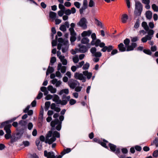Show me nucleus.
Returning a JSON list of instances; mask_svg holds the SVG:
<instances>
[{
    "label": "nucleus",
    "mask_w": 158,
    "mask_h": 158,
    "mask_svg": "<svg viewBox=\"0 0 158 158\" xmlns=\"http://www.w3.org/2000/svg\"><path fill=\"white\" fill-rule=\"evenodd\" d=\"M130 42V40L127 38L124 41V43L125 44L126 46H127L129 45Z\"/></svg>",
    "instance_id": "a18cd8bd"
},
{
    "label": "nucleus",
    "mask_w": 158,
    "mask_h": 158,
    "mask_svg": "<svg viewBox=\"0 0 158 158\" xmlns=\"http://www.w3.org/2000/svg\"><path fill=\"white\" fill-rule=\"evenodd\" d=\"M92 31L90 30L87 31H84L81 33V35L82 37H85L86 36H89L91 34Z\"/></svg>",
    "instance_id": "dca6fc26"
},
{
    "label": "nucleus",
    "mask_w": 158,
    "mask_h": 158,
    "mask_svg": "<svg viewBox=\"0 0 158 158\" xmlns=\"http://www.w3.org/2000/svg\"><path fill=\"white\" fill-rule=\"evenodd\" d=\"M48 89L51 93L54 94L56 93V89L53 87L52 85H49L48 87Z\"/></svg>",
    "instance_id": "393cba45"
},
{
    "label": "nucleus",
    "mask_w": 158,
    "mask_h": 158,
    "mask_svg": "<svg viewBox=\"0 0 158 158\" xmlns=\"http://www.w3.org/2000/svg\"><path fill=\"white\" fill-rule=\"evenodd\" d=\"M68 84L70 88L74 89L79 85L78 82L76 80L71 79L68 82Z\"/></svg>",
    "instance_id": "f8f14e48"
},
{
    "label": "nucleus",
    "mask_w": 158,
    "mask_h": 158,
    "mask_svg": "<svg viewBox=\"0 0 158 158\" xmlns=\"http://www.w3.org/2000/svg\"><path fill=\"white\" fill-rule=\"evenodd\" d=\"M121 150L122 152L124 154H127L128 152V150L126 148H123Z\"/></svg>",
    "instance_id": "338daca9"
},
{
    "label": "nucleus",
    "mask_w": 158,
    "mask_h": 158,
    "mask_svg": "<svg viewBox=\"0 0 158 158\" xmlns=\"http://www.w3.org/2000/svg\"><path fill=\"white\" fill-rule=\"evenodd\" d=\"M79 50L80 52L84 53L88 51V48L86 46L82 45L80 47Z\"/></svg>",
    "instance_id": "a211bd4d"
},
{
    "label": "nucleus",
    "mask_w": 158,
    "mask_h": 158,
    "mask_svg": "<svg viewBox=\"0 0 158 158\" xmlns=\"http://www.w3.org/2000/svg\"><path fill=\"white\" fill-rule=\"evenodd\" d=\"M53 97V101L56 102L57 104H60L63 105H66L68 101H69L70 98V96H66L65 95H63L62 100L60 99L59 97L57 95L54 94Z\"/></svg>",
    "instance_id": "7ed1b4c3"
},
{
    "label": "nucleus",
    "mask_w": 158,
    "mask_h": 158,
    "mask_svg": "<svg viewBox=\"0 0 158 158\" xmlns=\"http://www.w3.org/2000/svg\"><path fill=\"white\" fill-rule=\"evenodd\" d=\"M87 22L86 19L84 17L82 18L77 23V24L83 29H85L87 28Z\"/></svg>",
    "instance_id": "423d86ee"
},
{
    "label": "nucleus",
    "mask_w": 158,
    "mask_h": 158,
    "mask_svg": "<svg viewBox=\"0 0 158 158\" xmlns=\"http://www.w3.org/2000/svg\"><path fill=\"white\" fill-rule=\"evenodd\" d=\"M95 3L93 0H90L89 3V6L90 7H94Z\"/></svg>",
    "instance_id": "f704fd0d"
},
{
    "label": "nucleus",
    "mask_w": 158,
    "mask_h": 158,
    "mask_svg": "<svg viewBox=\"0 0 158 158\" xmlns=\"http://www.w3.org/2000/svg\"><path fill=\"white\" fill-rule=\"evenodd\" d=\"M89 64L88 63H86L85 64H84L82 69L83 70H87L89 69Z\"/></svg>",
    "instance_id": "4c0bfd02"
},
{
    "label": "nucleus",
    "mask_w": 158,
    "mask_h": 158,
    "mask_svg": "<svg viewBox=\"0 0 158 158\" xmlns=\"http://www.w3.org/2000/svg\"><path fill=\"white\" fill-rule=\"evenodd\" d=\"M64 10H60L58 12V14L59 16L61 17L63 16L64 13Z\"/></svg>",
    "instance_id": "13d9d810"
},
{
    "label": "nucleus",
    "mask_w": 158,
    "mask_h": 158,
    "mask_svg": "<svg viewBox=\"0 0 158 158\" xmlns=\"http://www.w3.org/2000/svg\"><path fill=\"white\" fill-rule=\"evenodd\" d=\"M59 43L57 44V49L60 50L62 49V52H67L69 48V42L68 40H64L62 38H59L58 39Z\"/></svg>",
    "instance_id": "f03ea898"
},
{
    "label": "nucleus",
    "mask_w": 158,
    "mask_h": 158,
    "mask_svg": "<svg viewBox=\"0 0 158 158\" xmlns=\"http://www.w3.org/2000/svg\"><path fill=\"white\" fill-rule=\"evenodd\" d=\"M57 69L58 71L60 70L62 73H64L66 71V67L62 66V64L59 63L58 64Z\"/></svg>",
    "instance_id": "4468645a"
},
{
    "label": "nucleus",
    "mask_w": 158,
    "mask_h": 158,
    "mask_svg": "<svg viewBox=\"0 0 158 158\" xmlns=\"http://www.w3.org/2000/svg\"><path fill=\"white\" fill-rule=\"evenodd\" d=\"M74 77L77 79L83 81V82L85 81V78L84 76V74L82 73H76L74 74Z\"/></svg>",
    "instance_id": "ddd939ff"
},
{
    "label": "nucleus",
    "mask_w": 158,
    "mask_h": 158,
    "mask_svg": "<svg viewBox=\"0 0 158 158\" xmlns=\"http://www.w3.org/2000/svg\"><path fill=\"white\" fill-rule=\"evenodd\" d=\"M55 75L56 77H59L60 78H61L62 76L61 74L59 72V71L58 70L56 72Z\"/></svg>",
    "instance_id": "49530a36"
},
{
    "label": "nucleus",
    "mask_w": 158,
    "mask_h": 158,
    "mask_svg": "<svg viewBox=\"0 0 158 158\" xmlns=\"http://www.w3.org/2000/svg\"><path fill=\"white\" fill-rule=\"evenodd\" d=\"M71 151V149L70 148H67L66 149H64L63 151L62 152H61V156H62L64 154L66 153H68L70 152Z\"/></svg>",
    "instance_id": "72a5a7b5"
},
{
    "label": "nucleus",
    "mask_w": 158,
    "mask_h": 158,
    "mask_svg": "<svg viewBox=\"0 0 158 158\" xmlns=\"http://www.w3.org/2000/svg\"><path fill=\"white\" fill-rule=\"evenodd\" d=\"M152 7L154 11L156 12L158 11V6L156 4H152Z\"/></svg>",
    "instance_id": "ea45409f"
},
{
    "label": "nucleus",
    "mask_w": 158,
    "mask_h": 158,
    "mask_svg": "<svg viewBox=\"0 0 158 158\" xmlns=\"http://www.w3.org/2000/svg\"><path fill=\"white\" fill-rule=\"evenodd\" d=\"M51 105V102H50L49 101H47L45 102V107L44 108V109L45 111H47L49 107H50Z\"/></svg>",
    "instance_id": "c85d7f7f"
},
{
    "label": "nucleus",
    "mask_w": 158,
    "mask_h": 158,
    "mask_svg": "<svg viewBox=\"0 0 158 158\" xmlns=\"http://www.w3.org/2000/svg\"><path fill=\"white\" fill-rule=\"evenodd\" d=\"M151 40L148 39V38L147 35H146L144 37L142 38L141 40L142 41L143 43H145L148 40Z\"/></svg>",
    "instance_id": "79ce46f5"
},
{
    "label": "nucleus",
    "mask_w": 158,
    "mask_h": 158,
    "mask_svg": "<svg viewBox=\"0 0 158 158\" xmlns=\"http://www.w3.org/2000/svg\"><path fill=\"white\" fill-rule=\"evenodd\" d=\"M146 17L148 19L152 18V13L151 11H148L146 13Z\"/></svg>",
    "instance_id": "bb28decb"
},
{
    "label": "nucleus",
    "mask_w": 158,
    "mask_h": 158,
    "mask_svg": "<svg viewBox=\"0 0 158 158\" xmlns=\"http://www.w3.org/2000/svg\"><path fill=\"white\" fill-rule=\"evenodd\" d=\"M69 93V89H64L61 90L58 93V94L59 95H61L64 93L66 94H68Z\"/></svg>",
    "instance_id": "a878e982"
},
{
    "label": "nucleus",
    "mask_w": 158,
    "mask_h": 158,
    "mask_svg": "<svg viewBox=\"0 0 158 158\" xmlns=\"http://www.w3.org/2000/svg\"><path fill=\"white\" fill-rule=\"evenodd\" d=\"M56 58L55 57H52L50 61V64L51 65H53L54 63L56 61Z\"/></svg>",
    "instance_id": "58836bf2"
},
{
    "label": "nucleus",
    "mask_w": 158,
    "mask_h": 158,
    "mask_svg": "<svg viewBox=\"0 0 158 158\" xmlns=\"http://www.w3.org/2000/svg\"><path fill=\"white\" fill-rule=\"evenodd\" d=\"M128 19V16L127 15L124 14L122 16L121 18V21L123 23H125L127 22V20Z\"/></svg>",
    "instance_id": "4be33fe9"
},
{
    "label": "nucleus",
    "mask_w": 158,
    "mask_h": 158,
    "mask_svg": "<svg viewBox=\"0 0 158 158\" xmlns=\"http://www.w3.org/2000/svg\"><path fill=\"white\" fill-rule=\"evenodd\" d=\"M142 26L144 28V29L146 31H147L149 29V27L147 24V23L145 22H143L142 23Z\"/></svg>",
    "instance_id": "7c9ffc66"
},
{
    "label": "nucleus",
    "mask_w": 158,
    "mask_h": 158,
    "mask_svg": "<svg viewBox=\"0 0 158 158\" xmlns=\"http://www.w3.org/2000/svg\"><path fill=\"white\" fill-rule=\"evenodd\" d=\"M142 10V6L139 2H136L135 4V8L134 14L136 16H140Z\"/></svg>",
    "instance_id": "20e7f679"
},
{
    "label": "nucleus",
    "mask_w": 158,
    "mask_h": 158,
    "mask_svg": "<svg viewBox=\"0 0 158 158\" xmlns=\"http://www.w3.org/2000/svg\"><path fill=\"white\" fill-rule=\"evenodd\" d=\"M59 7L61 9V10H64L65 9V7L64 5L61 4H60L59 5Z\"/></svg>",
    "instance_id": "052dcab7"
},
{
    "label": "nucleus",
    "mask_w": 158,
    "mask_h": 158,
    "mask_svg": "<svg viewBox=\"0 0 158 158\" xmlns=\"http://www.w3.org/2000/svg\"><path fill=\"white\" fill-rule=\"evenodd\" d=\"M142 2L145 4H149L150 2V0H142Z\"/></svg>",
    "instance_id": "69168bd1"
},
{
    "label": "nucleus",
    "mask_w": 158,
    "mask_h": 158,
    "mask_svg": "<svg viewBox=\"0 0 158 158\" xmlns=\"http://www.w3.org/2000/svg\"><path fill=\"white\" fill-rule=\"evenodd\" d=\"M87 8V7L83 6L79 10L80 14H82L83 13V12L84 11H85V10Z\"/></svg>",
    "instance_id": "a19ab883"
},
{
    "label": "nucleus",
    "mask_w": 158,
    "mask_h": 158,
    "mask_svg": "<svg viewBox=\"0 0 158 158\" xmlns=\"http://www.w3.org/2000/svg\"><path fill=\"white\" fill-rule=\"evenodd\" d=\"M53 97V96L50 94L47 95L45 98V99L48 100L51 99Z\"/></svg>",
    "instance_id": "5fc2aeb1"
},
{
    "label": "nucleus",
    "mask_w": 158,
    "mask_h": 158,
    "mask_svg": "<svg viewBox=\"0 0 158 158\" xmlns=\"http://www.w3.org/2000/svg\"><path fill=\"white\" fill-rule=\"evenodd\" d=\"M71 35L70 40L71 42L75 41L76 40V33L75 32H70Z\"/></svg>",
    "instance_id": "b1692460"
},
{
    "label": "nucleus",
    "mask_w": 158,
    "mask_h": 158,
    "mask_svg": "<svg viewBox=\"0 0 158 158\" xmlns=\"http://www.w3.org/2000/svg\"><path fill=\"white\" fill-rule=\"evenodd\" d=\"M77 68V66H72V67L71 68V69L73 72H74L76 71V70Z\"/></svg>",
    "instance_id": "774afa93"
},
{
    "label": "nucleus",
    "mask_w": 158,
    "mask_h": 158,
    "mask_svg": "<svg viewBox=\"0 0 158 158\" xmlns=\"http://www.w3.org/2000/svg\"><path fill=\"white\" fill-rule=\"evenodd\" d=\"M83 73L85 76L87 77L88 79H89L91 77L92 73L90 72H89L87 71H85L83 72Z\"/></svg>",
    "instance_id": "412c9836"
},
{
    "label": "nucleus",
    "mask_w": 158,
    "mask_h": 158,
    "mask_svg": "<svg viewBox=\"0 0 158 158\" xmlns=\"http://www.w3.org/2000/svg\"><path fill=\"white\" fill-rule=\"evenodd\" d=\"M74 5L77 8H79L80 7L81 4L79 2H76L74 3Z\"/></svg>",
    "instance_id": "680f3d73"
},
{
    "label": "nucleus",
    "mask_w": 158,
    "mask_h": 158,
    "mask_svg": "<svg viewBox=\"0 0 158 158\" xmlns=\"http://www.w3.org/2000/svg\"><path fill=\"white\" fill-rule=\"evenodd\" d=\"M95 21H96V23L97 24V25L99 26L101 28H102L103 26L101 22L99 21L97 19H95Z\"/></svg>",
    "instance_id": "c9c22d12"
},
{
    "label": "nucleus",
    "mask_w": 158,
    "mask_h": 158,
    "mask_svg": "<svg viewBox=\"0 0 158 158\" xmlns=\"http://www.w3.org/2000/svg\"><path fill=\"white\" fill-rule=\"evenodd\" d=\"M64 13L66 15H69L71 14V10L70 9L65 10Z\"/></svg>",
    "instance_id": "3c124183"
},
{
    "label": "nucleus",
    "mask_w": 158,
    "mask_h": 158,
    "mask_svg": "<svg viewBox=\"0 0 158 158\" xmlns=\"http://www.w3.org/2000/svg\"><path fill=\"white\" fill-rule=\"evenodd\" d=\"M60 136L59 133L55 131L53 133L52 131H49L45 137V143L49 144H52L56 140V137Z\"/></svg>",
    "instance_id": "f257e3e1"
},
{
    "label": "nucleus",
    "mask_w": 158,
    "mask_h": 158,
    "mask_svg": "<svg viewBox=\"0 0 158 158\" xmlns=\"http://www.w3.org/2000/svg\"><path fill=\"white\" fill-rule=\"evenodd\" d=\"M97 49L95 47L92 48L90 52L92 54V56L95 57H100L102 56V54L100 52H96Z\"/></svg>",
    "instance_id": "9b49d317"
},
{
    "label": "nucleus",
    "mask_w": 158,
    "mask_h": 158,
    "mask_svg": "<svg viewBox=\"0 0 158 158\" xmlns=\"http://www.w3.org/2000/svg\"><path fill=\"white\" fill-rule=\"evenodd\" d=\"M56 75L54 73H52L50 75V78L53 79L51 81V83L53 85L55 84V86L56 87L59 86L61 84V82L60 81H58L56 78H54L55 77Z\"/></svg>",
    "instance_id": "1a4fd4ad"
},
{
    "label": "nucleus",
    "mask_w": 158,
    "mask_h": 158,
    "mask_svg": "<svg viewBox=\"0 0 158 158\" xmlns=\"http://www.w3.org/2000/svg\"><path fill=\"white\" fill-rule=\"evenodd\" d=\"M118 48L119 50L121 52H123L126 51V49L124 44L121 43H120L118 46Z\"/></svg>",
    "instance_id": "aec40b11"
},
{
    "label": "nucleus",
    "mask_w": 158,
    "mask_h": 158,
    "mask_svg": "<svg viewBox=\"0 0 158 158\" xmlns=\"http://www.w3.org/2000/svg\"><path fill=\"white\" fill-rule=\"evenodd\" d=\"M43 94L42 93L40 92L37 97H36V98L38 99H40L43 96Z\"/></svg>",
    "instance_id": "e2e57ef3"
},
{
    "label": "nucleus",
    "mask_w": 158,
    "mask_h": 158,
    "mask_svg": "<svg viewBox=\"0 0 158 158\" xmlns=\"http://www.w3.org/2000/svg\"><path fill=\"white\" fill-rule=\"evenodd\" d=\"M59 122L58 119H55L54 121H52L51 123V125L52 127H54L55 125L57 124Z\"/></svg>",
    "instance_id": "cd10ccee"
},
{
    "label": "nucleus",
    "mask_w": 158,
    "mask_h": 158,
    "mask_svg": "<svg viewBox=\"0 0 158 158\" xmlns=\"http://www.w3.org/2000/svg\"><path fill=\"white\" fill-rule=\"evenodd\" d=\"M143 52L145 54L151 55L152 54V52L149 49H144L143 50Z\"/></svg>",
    "instance_id": "37998d69"
},
{
    "label": "nucleus",
    "mask_w": 158,
    "mask_h": 158,
    "mask_svg": "<svg viewBox=\"0 0 158 158\" xmlns=\"http://www.w3.org/2000/svg\"><path fill=\"white\" fill-rule=\"evenodd\" d=\"M139 26V20H137L134 26V27L136 29L138 28Z\"/></svg>",
    "instance_id": "603ef678"
},
{
    "label": "nucleus",
    "mask_w": 158,
    "mask_h": 158,
    "mask_svg": "<svg viewBox=\"0 0 158 158\" xmlns=\"http://www.w3.org/2000/svg\"><path fill=\"white\" fill-rule=\"evenodd\" d=\"M127 47V50H126L127 51L133 50L134 49L133 47L132 46L128 45Z\"/></svg>",
    "instance_id": "de8ad7c7"
},
{
    "label": "nucleus",
    "mask_w": 158,
    "mask_h": 158,
    "mask_svg": "<svg viewBox=\"0 0 158 158\" xmlns=\"http://www.w3.org/2000/svg\"><path fill=\"white\" fill-rule=\"evenodd\" d=\"M101 43V40L99 39H97L95 42V45L96 47H98L99 46Z\"/></svg>",
    "instance_id": "bf43d9fd"
},
{
    "label": "nucleus",
    "mask_w": 158,
    "mask_h": 158,
    "mask_svg": "<svg viewBox=\"0 0 158 158\" xmlns=\"http://www.w3.org/2000/svg\"><path fill=\"white\" fill-rule=\"evenodd\" d=\"M26 122L23 120L20 121L19 123V124L21 126H24L25 125Z\"/></svg>",
    "instance_id": "6e6d98bb"
},
{
    "label": "nucleus",
    "mask_w": 158,
    "mask_h": 158,
    "mask_svg": "<svg viewBox=\"0 0 158 158\" xmlns=\"http://www.w3.org/2000/svg\"><path fill=\"white\" fill-rule=\"evenodd\" d=\"M81 42L83 44H86L89 42V40L87 37H84L81 40Z\"/></svg>",
    "instance_id": "473e14b6"
},
{
    "label": "nucleus",
    "mask_w": 158,
    "mask_h": 158,
    "mask_svg": "<svg viewBox=\"0 0 158 158\" xmlns=\"http://www.w3.org/2000/svg\"><path fill=\"white\" fill-rule=\"evenodd\" d=\"M11 126V125H8L4 127V129L6 133L5 135V137L7 139H9L11 137V131L10 128Z\"/></svg>",
    "instance_id": "0eeeda50"
},
{
    "label": "nucleus",
    "mask_w": 158,
    "mask_h": 158,
    "mask_svg": "<svg viewBox=\"0 0 158 158\" xmlns=\"http://www.w3.org/2000/svg\"><path fill=\"white\" fill-rule=\"evenodd\" d=\"M84 62L82 61L81 62L78 63V65H77V68H79L81 67L84 64Z\"/></svg>",
    "instance_id": "4d7b16f0"
},
{
    "label": "nucleus",
    "mask_w": 158,
    "mask_h": 158,
    "mask_svg": "<svg viewBox=\"0 0 158 158\" xmlns=\"http://www.w3.org/2000/svg\"><path fill=\"white\" fill-rule=\"evenodd\" d=\"M44 156L47 158H61L62 157V156L61 155L55 156L53 152H48L47 150L44 151Z\"/></svg>",
    "instance_id": "6e6552de"
},
{
    "label": "nucleus",
    "mask_w": 158,
    "mask_h": 158,
    "mask_svg": "<svg viewBox=\"0 0 158 158\" xmlns=\"http://www.w3.org/2000/svg\"><path fill=\"white\" fill-rule=\"evenodd\" d=\"M158 142V138H156L153 140V142L151 143V145H153L154 144H156Z\"/></svg>",
    "instance_id": "8fccbe9b"
},
{
    "label": "nucleus",
    "mask_w": 158,
    "mask_h": 158,
    "mask_svg": "<svg viewBox=\"0 0 158 158\" xmlns=\"http://www.w3.org/2000/svg\"><path fill=\"white\" fill-rule=\"evenodd\" d=\"M60 29L61 31L64 32L66 31V30L65 26L64 25H62L60 26Z\"/></svg>",
    "instance_id": "c03bdc74"
},
{
    "label": "nucleus",
    "mask_w": 158,
    "mask_h": 158,
    "mask_svg": "<svg viewBox=\"0 0 158 158\" xmlns=\"http://www.w3.org/2000/svg\"><path fill=\"white\" fill-rule=\"evenodd\" d=\"M147 31H148V35H146L148 38V39L151 40L152 37H153V35L154 33V31L152 29H148Z\"/></svg>",
    "instance_id": "6ab92c4d"
},
{
    "label": "nucleus",
    "mask_w": 158,
    "mask_h": 158,
    "mask_svg": "<svg viewBox=\"0 0 158 158\" xmlns=\"http://www.w3.org/2000/svg\"><path fill=\"white\" fill-rule=\"evenodd\" d=\"M99 46L100 48H102L101 51L104 52H106V51L108 52H110L113 50L114 48L112 45H109L108 46H106L105 44L103 42H101Z\"/></svg>",
    "instance_id": "39448f33"
},
{
    "label": "nucleus",
    "mask_w": 158,
    "mask_h": 158,
    "mask_svg": "<svg viewBox=\"0 0 158 158\" xmlns=\"http://www.w3.org/2000/svg\"><path fill=\"white\" fill-rule=\"evenodd\" d=\"M75 24L74 23H72L70 24L71 27L69 28V31L70 32H75L74 27H75Z\"/></svg>",
    "instance_id": "2f4dec72"
},
{
    "label": "nucleus",
    "mask_w": 158,
    "mask_h": 158,
    "mask_svg": "<svg viewBox=\"0 0 158 158\" xmlns=\"http://www.w3.org/2000/svg\"><path fill=\"white\" fill-rule=\"evenodd\" d=\"M12 119H11L10 120L6 121L5 122H4L2 123L0 125V128H2L4 127H5L6 126L8 125H11V124H9V123H10L13 121Z\"/></svg>",
    "instance_id": "f3484780"
},
{
    "label": "nucleus",
    "mask_w": 158,
    "mask_h": 158,
    "mask_svg": "<svg viewBox=\"0 0 158 158\" xmlns=\"http://www.w3.org/2000/svg\"><path fill=\"white\" fill-rule=\"evenodd\" d=\"M73 60L74 63H77L79 61L78 56L76 55L73 58Z\"/></svg>",
    "instance_id": "e433bc0d"
},
{
    "label": "nucleus",
    "mask_w": 158,
    "mask_h": 158,
    "mask_svg": "<svg viewBox=\"0 0 158 158\" xmlns=\"http://www.w3.org/2000/svg\"><path fill=\"white\" fill-rule=\"evenodd\" d=\"M152 155L154 157H157L158 156V150L155 151L153 153Z\"/></svg>",
    "instance_id": "09e8293b"
},
{
    "label": "nucleus",
    "mask_w": 158,
    "mask_h": 158,
    "mask_svg": "<svg viewBox=\"0 0 158 158\" xmlns=\"http://www.w3.org/2000/svg\"><path fill=\"white\" fill-rule=\"evenodd\" d=\"M109 147L111 150L113 152H115L116 154L118 156H119L120 152V149L119 148H116V146L111 143L109 144Z\"/></svg>",
    "instance_id": "9d476101"
},
{
    "label": "nucleus",
    "mask_w": 158,
    "mask_h": 158,
    "mask_svg": "<svg viewBox=\"0 0 158 158\" xmlns=\"http://www.w3.org/2000/svg\"><path fill=\"white\" fill-rule=\"evenodd\" d=\"M69 104L71 105H73L74 104H75L76 102V101L75 100L73 99H71L70 100L69 99Z\"/></svg>",
    "instance_id": "864d4df0"
},
{
    "label": "nucleus",
    "mask_w": 158,
    "mask_h": 158,
    "mask_svg": "<svg viewBox=\"0 0 158 158\" xmlns=\"http://www.w3.org/2000/svg\"><path fill=\"white\" fill-rule=\"evenodd\" d=\"M135 148L137 151H140L141 150V148L139 146L136 145L135 146Z\"/></svg>",
    "instance_id": "0e129e2a"
},
{
    "label": "nucleus",
    "mask_w": 158,
    "mask_h": 158,
    "mask_svg": "<svg viewBox=\"0 0 158 158\" xmlns=\"http://www.w3.org/2000/svg\"><path fill=\"white\" fill-rule=\"evenodd\" d=\"M56 13L50 11L49 13V17L51 19V21H53L56 19Z\"/></svg>",
    "instance_id": "2eb2a0df"
},
{
    "label": "nucleus",
    "mask_w": 158,
    "mask_h": 158,
    "mask_svg": "<svg viewBox=\"0 0 158 158\" xmlns=\"http://www.w3.org/2000/svg\"><path fill=\"white\" fill-rule=\"evenodd\" d=\"M60 61L62 63V64L64 65H66L67 64V60L65 58L64 56H60L59 58Z\"/></svg>",
    "instance_id": "5701e85b"
},
{
    "label": "nucleus",
    "mask_w": 158,
    "mask_h": 158,
    "mask_svg": "<svg viewBox=\"0 0 158 158\" xmlns=\"http://www.w3.org/2000/svg\"><path fill=\"white\" fill-rule=\"evenodd\" d=\"M54 70V68L52 67L49 66L46 72V75H47L50 73H52Z\"/></svg>",
    "instance_id": "c756f323"
}]
</instances>
